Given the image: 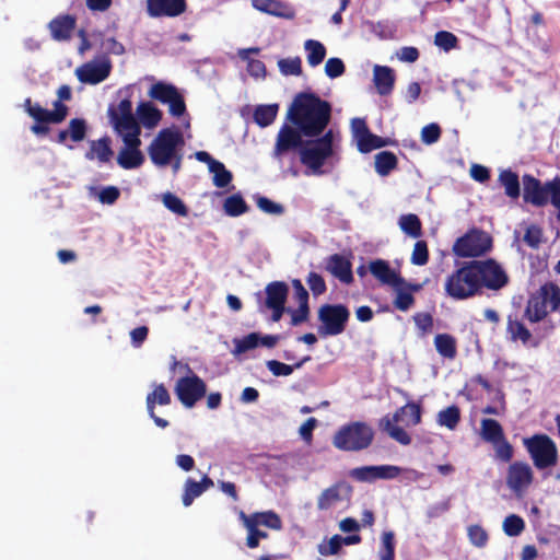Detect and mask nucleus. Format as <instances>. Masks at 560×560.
I'll list each match as a JSON object with an SVG mask.
<instances>
[{"label":"nucleus","mask_w":560,"mask_h":560,"mask_svg":"<svg viewBox=\"0 0 560 560\" xmlns=\"http://www.w3.org/2000/svg\"><path fill=\"white\" fill-rule=\"evenodd\" d=\"M287 119L291 125L280 127L271 153L279 162L301 147L303 138H315L325 131L331 119V105L313 92H300L288 109Z\"/></svg>","instance_id":"f257e3e1"},{"label":"nucleus","mask_w":560,"mask_h":560,"mask_svg":"<svg viewBox=\"0 0 560 560\" xmlns=\"http://www.w3.org/2000/svg\"><path fill=\"white\" fill-rule=\"evenodd\" d=\"M58 100L52 103L54 110H48L38 103H33L28 97L24 101V110L31 116L35 124L31 126V131L36 136H46L50 128L49 124H60L68 116L69 108L62 101H70L72 91L69 85H61L57 91Z\"/></svg>","instance_id":"f03ea898"},{"label":"nucleus","mask_w":560,"mask_h":560,"mask_svg":"<svg viewBox=\"0 0 560 560\" xmlns=\"http://www.w3.org/2000/svg\"><path fill=\"white\" fill-rule=\"evenodd\" d=\"M335 132L328 129L318 137L303 140L294 152L299 153L300 162L306 167V175H323L324 165L334 155Z\"/></svg>","instance_id":"7ed1b4c3"},{"label":"nucleus","mask_w":560,"mask_h":560,"mask_svg":"<svg viewBox=\"0 0 560 560\" xmlns=\"http://www.w3.org/2000/svg\"><path fill=\"white\" fill-rule=\"evenodd\" d=\"M560 307V288L549 281L529 295L527 300L524 317L529 323L535 324L544 320L549 313L558 311Z\"/></svg>","instance_id":"20e7f679"},{"label":"nucleus","mask_w":560,"mask_h":560,"mask_svg":"<svg viewBox=\"0 0 560 560\" xmlns=\"http://www.w3.org/2000/svg\"><path fill=\"white\" fill-rule=\"evenodd\" d=\"M523 199L525 202L535 207H545L549 202L557 209H560V176L542 184L538 178L530 174H524Z\"/></svg>","instance_id":"39448f33"},{"label":"nucleus","mask_w":560,"mask_h":560,"mask_svg":"<svg viewBox=\"0 0 560 560\" xmlns=\"http://www.w3.org/2000/svg\"><path fill=\"white\" fill-rule=\"evenodd\" d=\"M444 291L448 298L456 301H463L480 295L477 273L472 260L463 262L459 268L451 272L445 278Z\"/></svg>","instance_id":"423d86ee"},{"label":"nucleus","mask_w":560,"mask_h":560,"mask_svg":"<svg viewBox=\"0 0 560 560\" xmlns=\"http://www.w3.org/2000/svg\"><path fill=\"white\" fill-rule=\"evenodd\" d=\"M374 440V430L368 423L355 421L340 427L332 436V445L345 452H360Z\"/></svg>","instance_id":"0eeeda50"},{"label":"nucleus","mask_w":560,"mask_h":560,"mask_svg":"<svg viewBox=\"0 0 560 560\" xmlns=\"http://www.w3.org/2000/svg\"><path fill=\"white\" fill-rule=\"evenodd\" d=\"M183 144L184 139L178 130L164 128L148 147V154L155 166L165 167L172 163Z\"/></svg>","instance_id":"6e6552de"},{"label":"nucleus","mask_w":560,"mask_h":560,"mask_svg":"<svg viewBox=\"0 0 560 560\" xmlns=\"http://www.w3.org/2000/svg\"><path fill=\"white\" fill-rule=\"evenodd\" d=\"M319 326L317 328L320 337L341 335L350 319V310L347 305L325 303L317 311Z\"/></svg>","instance_id":"1a4fd4ad"},{"label":"nucleus","mask_w":560,"mask_h":560,"mask_svg":"<svg viewBox=\"0 0 560 560\" xmlns=\"http://www.w3.org/2000/svg\"><path fill=\"white\" fill-rule=\"evenodd\" d=\"M523 444L537 469L542 470L557 465L558 448L549 435L534 434L530 438H525Z\"/></svg>","instance_id":"9d476101"},{"label":"nucleus","mask_w":560,"mask_h":560,"mask_svg":"<svg viewBox=\"0 0 560 560\" xmlns=\"http://www.w3.org/2000/svg\"><path fill=\"white\" fill-rule=\"evenodd\" d=\"M492 248V237L489 233L471 229L458 237L453 245V253L462 258L479 257Z\"/></svg>","instance_id":"9b49d317"},{"label":"nucleus","mask_w":560,"mask_h":560,"mask_svg":"<svg viewBox=\"0 0 560 560\" xmlns=\"http://www.w3.org/2000/svg\"><path fill=\"white\" fill-rule=\"evenodd\" d=\"M475 265L480 294L482 290L499 291L509 283L505 270L492 258L472 260Z\"/></svg>","instance_id":"f8f14e48"},{"label":"nucleus","mask_w":560,"mask_h":560,"mask_svg":"<svg viewBox=\"0 0 560 560\" xmlns=\"http://www.w3.org/2000/svg\"><path fill=\"white\" fill-rule=\"evenodd\" d=\"M188 370L190 375L179 377L176 381L174 392L184 407L192 408L201 398L206 396L207 384L189 368Z\"/></svg>","instance_id":"ddd939ff"},{"label":"nucleus","mask_w":560,"mask_h":560,"mask_svg":"<svg viewBox=\"0 0 560 560\" xmlns=\"http://www.w3.org/2000/svg\"><path fill=\"white\" fill-rule=\"evenodd\" d=\"M149 96L162 104L168 105L172 116L180 117L186 112V104L177 88L171 83L156 82L149 90Z\"/></svg>","instance_id":"4468645a"},{"label":"nucleus","mask_w":560,"mask_h":560,"mask_svg":"<svg viewBox=\"0 0 560 560\" xmlns=\"http://www.w3.org/2000/svg\"><path fill=\"white\" fill-rule=\"evenodd\" d=\"M108 118L118 135L125 132H141V128L132 114L130 98H124L119 104L108 108Z\"/></svg>","instance_id":"2eb2a0df"},{"label":"nucleus","mask_w":560,"mask_h":560,"mask_svg":"<svg viewBox=\"0 0 560 560\" xmlns=\"http://www.w3.org/2000/svg\"><path fill=\"white\" fill-rule=\"evenodd\" d=\"M141 132H125L119 135L122 138L125 147L119 151L117 163L124 170H133L144 163V155L140 150Z\"/></svg>","instance_id":"dca6fc26"},{"label":"nucleus","mask_w":560,"mask_h":560,"mask_svg":"<svg viewBox=\"0 0 560 560\" xmlns=\"http://www.w3.org/2000/svg\"><path fill=\"white\" fill-rule=\"evenodd\" d=\"M288 285L282 281H273L266 287V307L272 311V322H279L285 311Z\"/></svg>","instance_id":"f3484780"},{"label":"nucleus","mask_w":560,"mask_h":560,"mask_svg":"<svg viewBox=\"0 0 560 560\" xmlns=\"http://www.w3.org/2000/svg\"><path fill=\"white\" fill-rule=\"evenodd\" d=\"M401 471L400 467L394 465L363 466L353 468L350 477L358 481L372 482L376 479H395Z\"/></svg>","instance_id":"a211bd4d"},{"label":"nucleus","mask_w":560,"mask_h":560,"mask_svg":"<svg viewBox=\"0 0 560 560\" xmlns=\"http://www.w3.org/2000/svg\"><path fill=\"white\" fill-rule=\"evenodd\" d=\"M533 478V470L527 463L514 462L509 466L506 483L513 492H523L532 485Z\"/></svg>","instance_id":"6ab92c4d"},{"label":"nucleus","mask_w":560,"mask_h":560,"mask_svg":"<svg viewBox=\"0 0 560 560\" xmlns=\"http://www.w3.org/2000/svg\"><path fill=\"white\" fill-rule=\"evenodd\" d=\"M186 10V0H147V13L151 18H176Z\"/></svg>","instance_id":"aec40b11"},{"label":"nucleus","mask_w":560,"mask_h":560,"mask_svg":"<svg viewBox=\"0 0 560 560\" xmlns=\"http://www.w3.org/2000/svg\"><path fill=\"white\" fill-rule=\"evenodd\" d=\"M352 492V488L346 481H338L325 489L317 499V509L325 511L341 502L345 499H349Z\"/></svg>","instance_id":"412c9836"},{"label":"nucleus","mask_w":560,"mask_h":560,"mask_svg":"<svg viewBox=\"0 0 560 560\" xmlns=\"http://www.w3.org/2000/svg\"><path fill=\"white\" fill-rule=\"evenodd\" d=\"M110 70L109 60L88 62L77 70V77L83 83L97 84L109 77Z\"/></svg>","instance_id":"4be33fe9"},{"label":"nucleus","mask_w":560,"mask_h":560,"mask_svg":"<svg viewBox=\"0 0 560 560\" xmlns=\"http://www.w3.org/2000/svg\"><path fill=\"white\" fill-rule=\"evenodd\" d=\"M325 270L345 284L353 282L352 264L341 254H332L325 258Z\"/></svg>","instance_id":"5701e85b"},{"label":"nucleus","mask_w":560,"mask_h":560,"mask_svg":"<svg viewBox=\"0 0 560 560\" xmlns=\"http://www.w3.org/2000/svg\"><path fill=\"white\" fill-rule=\"evenodd\" d=\"M252 7L265 14L280 19L293 20L294 9L282 0H252Z\"/></svg>","instance_id":"b1692460"},{"label":"nucleus","mask_w":560,"mask_h":560,"mask_svg":"<svg viewBox=\"0 0 560 560\" xmlns=\"http://www.w3.org/2000/svg\"><path fill=\"white\" fill-rule=\"evenodd\" d=\"M369 269L373 277H375L384 284L398 288L405 283V279L400 277V275L397 273L394 269H392L388 261L384 259H375L371 261Z\"/></svg>","instance_id":"393cba45"},{"label":"nucleus","mask_w":560,"mask_h":560,"mask_svg":"<svg viewBox=\"0 0 560 560\" xmlns=\"http://www.w3.org/2000/svg\"><path fill=\"white\" fill-rule=\"evenodd\" d=\"M77 25L75 16L71 14H60L52 19L49 24V31L51 37L55 40H68L71 38L72 32L74 31Z\"/></svg>","instance_id":"a878e982"},{"label":"nucleus","mask_w":560,"mask_h":560,"mask_svg":"<svg viewBox=\"0 0 560 560\" xmlns=\"http://www.w3.org/2000/svg\"><path fill=\"white\" fill-rule=\"evenodd\" d=\"M395 71L387 66L375 65L373 68V82L380 95H389L395 85Z\"/></svg>","instance_id":"bb28decb"},{"label":"nucleus","mask_w":560,"mask_h":560,"mask_svg":"<svg viewBox=\"0 0 560 560\" xmlns=\"http://www.w3.org/2000/svg\"><path fill=\"white\" fill-rule=\"evenodd\" d=\"M238 520H246L250 523H255L257 526H265L273 530H280L282 528L281 517L272 510L254 512L252 514L240 511Z\"/></svg>","instance_id":"cd10ccee"},{"label":"nucleus","mask_w":560,"mask_h":560,"mask_svg":"<svg viewBox=\"0 0 560 560\" xmlns=\"http://www.w3.org/2000/svg\"><path fill=\"white\" fill-rule=\"evenodd\" d=\"M110 144L112 141L109 137L92 140L90 142V149L85 153V159L90 161L96 159L100 163H108L114 155Z\"/></svg>","instance_id":"c85d7f7f"},{"label":"nucleus","mask_w":560,"mask_h":560,"mask_svg":"<svg viewBox=\"0 0 560 560\" xmlns=\"http://www.w3.org/2000/svg\"><path fill=\"white\" fill-rule=\"evenodd\" d=\"M506 332L513 342L521 341L523 345H527L532 339V332L517 315L510 314L508 316Z\"/></svg>","instance_id":"c756f323"},{"label":"nucleus","mask_w":560,"mask_h":560,"mask_svg":"<svg viewBox=\"0 0 560 560\" xmlns=\"http://www.w3.org/2000/svg\"><path fill=\"white\" fill-rule=\"evenodd\" d=\"M434 347L436 352L446 360H454L457 355V340L451 334L435 335Z\"/></svg>","instance_id":"7c9ffc66"},{"label":"nucleus","mask_w":560,"mask_h":560,"mask_svg":"<svg viewBox=\"0 0 560 560\" xmlns=\"http://www.w3.org/2000/svg\"><path fill=\"white\" fill-rule=\"evenodd\" d=\"M499 184L504 188V194L511 199H517L521 196L520 178L517 173L502 170L498 176Z\"/></svg>","instance_id":"2f4dec72"},{"label":"nucleus","mask_w":560,"mask_h":560,"mask_svg":"<svg viewBox=\"0 0 560 560\" xmlns=\"http://www.w3.org/2000/svg\"><path fill=\"white\" fill-rule=\"evenodd\" d=\"M396 423L394 417L389 418V416H385L380 421V428L399 444L405 446L409 445L411 443V436L405 429L396 425Z\"/></svg>","instance_id":"473e14b6"},{"label":"nucleus","mask_w":560,"mask_h":560,"mask_svg":"<svg viewBox=\"0 0 560 560\" xmlns=\"http://www.w3.org/2000/svg\"><path fill=\"white\" fill-rule=\"evenodd\" d=\"M137 114L147 128L155 127L162 119V112L151 102H142L137 107Z\"/></svg>","instance_id":"72a5a7b5"},{"label":"nucleus","mask_w":560,"mask_h":560,"mask_svg":"<svg viewBox=\"0 0 560 560\" xmlns=\"http://www.w3.org/2000/svg\"><path fill=\"white\" fill-rule=\"evenodd\" d=\"M153 390L147 395V410L149 416H153L155 406H167L171 404V395L164 384H154Z\"/></svg>","instance_id":"f704fd0d"},{"label":"nucleus","mask_w":560,"mask_h":560,"mask_svg":"<svg viewBox=\"0 0 560 560\" xmlns=\"http://www.w3.org/2000/svg\"><path fill=\"white\" fill-rule=\"evenodd\" d=\"M398 166L397 156L390 151H381L374 156L375 172L380 176H387Z\"/></svg>","instance_id":"c9c22d12"},{"label":"nucleus","mask_w":560,"mask_h":560,"mask_svg":"<svg viewBox=\"0 0 560 560\" xmlns=\"http://www.w3.org/2000/svg\"><path fill=\"white\" fill-rule=\"evenodd\" d=\"M480 435L483 441L491 444H497L505 438L502 425L499 421L491 418H485L481 420Z\"/></svg>","instance_id":"e433bc0d"},{"label":"nucleus","mask_w":560,"mask_h":560,"mask_svg":"<svg viewBox=\"0 0 560 560\" xmlns=\"http://www.w3.org/2000/svg\"><path fill=\"white\" fill-rule=\"evenodd\" d=\"M258 52L259 48L250 47L246 49H241L238 51V56L242 60L247 61V72L249 73V75L254 78H265L267 73L265 63L261 60L249 58V54Z\"/></svg>","instance_id":"4c0bfd02"},{"label":"nucleus","mask_w":560,"mask_h":560,"mask_svg":"<svg viewBox=\"0 0 560 560\" xmlns=\"http://www.w3.org/2000/svg\"><path fill=\"white\" fill-rule=\"evenodd\" d=\"M304 49L307 54V63L313 68L319 66L324 61L327 54L324 44L316 39L305 40Z\"/></svg>","instance_id":"58836bf2"},{"label":"nucleus","mask_w":560,"mask_h":560,"mask_svg":"<svg viewBox=\"0 0 560 560\" xmlns=\"http://www.w3.org/2000/svg\"><path fill=\"white\" fill-rule=\"evenodd\" d=\"M278 104L258 105L253 114L254 121L261 128L270 126L277 117Z\"/></svg>","instance_id":"ea45409f"},{"label":"nucleus","mask_w":560,"mask_h":560,"mask_svg":"<svg viewBox=\"0 0 560 560\" xmlns=\"http://www.w3.org/2000/svg\"><path fill=\"white\" fill-rule=\"evenodd\" d=\"M421 406L417 402L410 401L405 406L400 407L393 415L394 421L399 422L402 417H409V420L406 422L407 425H417L421 422Z\"/></svg>","instance_id":"a19ab883"},{"label":"nucleus","mask_w":560,"mask_h":560,"mask_svg":"<svg viewBox=\"0 0 560 560\" xmlns=\"http://www.w3.org/2000/svg\"><path fill=\"white\" fill-rule=\"evenodd\" d=\"M398 224L405 234L413 238H418L422 235V223L417 214H402L399 218Z\"/></svg>","instance_id":"79ce46f5"},{"label":"nucleus","mask_w":560,"mask_h":560,"mask_svg":"<svg viewBox=\"0 0 560 560\" xmlns=\"http://www.w3.org/2000/svg\"><path fill=\"white\" fill-rule=\"evenodd\" d=\"M310 360L311 357L306 355L302 360L294 363L293 365L282 363L278 360H269L266 362V366L275 376H289L293 373L295 369L302 368Z\"/></svg>","instance_id":"37998d69"},{"label":"nucleus","mask_w":560,"mask_h":560,"mask_svg":"<svg viewBox=\"0 0 560 560\" xmlns=\"http://www.w3.org/2000/svg\"><path fill=\"white\" fill-rule=\"evenodd\" d=\"M223 210L230 217H238L248 211V206L241 194H234L224 200Z\"/></svg>","instance_id":"c03bdc74"},{"label":"nucleus","mask_w":560,"mask_h":560,"mask_svg":"<svg viewBox=\"0 0 560 560\" xmlns=\"http://www.w3.org/2000/svg\"><path fill=\"white\" fill-rule=\"evenodd\" d=\"M390 144L389 138H383L372 132H369L364 138L358 141V150L361 153H369L375 149H380Z\"/></svg>","instance_id":"a18cd8bd"},{"label":"nucleus","mask_w":560,"mask_h":560,"mask_svg":"<svg viewBox=\"0 0 560 560\" xmlns=\"http://www.w3.org/2000/svg\"><path fill=\"white\" fill-rule=\"evenodd\" d=\"M459 420L460 410L455 405H452L438 413V423L450 430H454L458 425Z\"/></svg>","instance_id":"49530a36"},{"label":"nucleus","mask_w":560,"mask_h":560,"mask_svg":"<svg viewBox=\"0 0 560 560\" xmlns=\"http://www.w3.org/2000/svg\"><path fill=\"white\" fill-rule=\"evenodd\" d=\"M259 340H260L259 332H250L243 338H234L233 339V345H234L233 354L238 355V354L245 353L252 349H255L256 347L259 346Z\"/></svg>","instance_id":"de8ad7c7"},{"label":"nucleus","mask_w":560,"mask_h":560,"mask_svg":"<svg viewBox=\"0 0 560 560\" xmlns=\"http://www.w3.org/2000/svg\"><path fill=\"white\" fill-rule=\"evenodd\" d=\"M209 172L213 174V185L218 188L226 187L233 179L232 173L220 161L213 164Z\"/></svg>","instance_id":"09e8293b"},{"label":"nucleus","mask_w":560,"mask_h":560,"mask_svg":"<svg viewBox=\"0 0 560 560\" xmlns=\"http://www.w3.org/2000/svg\"><path fill=\"white\" fill-rule=\"evenodd\" d=\"M163 205L166 209H168L171 212L180 215V217H187L188 215V208L184 203V201L176 196L173 192H165L162 196Z\"/></svg>","instance_id":"8fccbe9b"},{"label":"nucleus","mask_w":560,"mask_h":560,"mask_svg":"<svg viewBox=\"0 0 560 560\" xmlns=\"http://www.w3.org/2000/svg\"><path fill=\"white\" fill-rule=\"evenodd\" d=\"M279 71L281 74L295 75L299 77L302 74V60L299 56L293 58H282L278 61Z\"/></svg>","instance_id":"3c124183"},{"label":"nucleus","mask_w":560,"mask_h":560,"mask_svg":"<svg viewBox=\"0 0 560 560\" xmlns=\"http://www.w3.org/2000/svg\"><path fill=\"white\" fill-rule=\"evenodd\" d=\"M203 492L205 491L198 481L194 480L192 478H188L184 485V493L182 497L183 504L185 506L191 505L194 500L200 497Z\"/></svg>","instance_id":"603ef678"},{"label":"nucleus","mask_w":560,"mask_h":560,"mask_svg":"<svg viewBox=\"0 0 560 560\" xmlns=\"http://www.w3.org/2000/svg\"><path fill=\"white\" fill-rule=\"evenodd\" d=\"M380 560H395V535L390 530L382 534Z\"/></svg>","instance_id":"864d4df0"},{"label":"nucleus","mask_w":560,"mask_h":560,"mask_svg":"<svg viewBox=\"0 0 560 560\" xmlns=\"http://www.w3.org/2000/svg\"><path fill=\"white\" fill-rule=\"evenodd\" d=\"M434 44L444 51H450L458 47V38L448 31H439L434 36Z\"/></svg>","instance_id":"5fc2aeb1"},{"label":"nucleus","mask_w":560,"mask_h":560,"mask_svg":"<svg viewBox=\"0 0 560 560\" xmlns=\"http://www.w3.org/2000/svg\"><path fill=\"white\" fill-rule=\"evenodd\" d=\"M524 520L516 514L506 516L503 522V530L510 537L518 536L524 530Z\"/></svg>","instance_id":"6e6d98bb"},{"label":"nucleus","mask_w":560,"mask_h":560,"mask_svg":"<svg viewBox=\"0 0 560 560\" xmlns=\"http://www.w3.org/2000/svg\"><path fill=\"white\" fill-rule=\"evenodd\" d=\"M67 130L73 142H80L84 140L86 136V121L83 118H73L69 121V128Z\"/></svg>","instance_id":"4d7b16f0"},{"label":"nucleus","mask_w":560,"mask_h":560,"mask_svg":"<svg viewBox=\"0 0 560 560\" xmlns=\"http://www.w3.org/2000/svg\"><path fill=\"white\" fill-rule=\"evenodd\" d=\"M396 296L394 299L395 308L406 312L415 304V298L410 292H407L402 287L394 288Z\"/></svg>","instance_id":"13d9d810"},{"label":"nucleus","mask_w":560,"mask_h":560,"mask_svg":"<svg viewBox=\"0 0 560 560\" xmlns=\"http://www.w3.org/2000/svg\"><path fill=\"white\" fill-rule=\"evenodd\" d=\"M306 283L314 296H319L327 291L324 278L317 272L311 271L306 277Z\"/></svg>","instance_id":"bf43d9fd"},{"label":"nucleus","mask_w":560,"mask_h":560,"mask_svg":"<svg viewBox=\"0 0 560 560\" xmlns=\"http://www.w3.org/2000/svg\"><path fill=\"white\" fill-rule=\"evenodd\" d=\"M429 261V249L425 241H418L411 254V262L416 266H423Z\"/></svg>","instance_id":"052dcab7"},{"label":"nucleus","mask_w":560,"mask_h":560,"mask_svg":"<svg viewBox=\"0 0 560 560\" xmlns=\"http://www.w3.org/2000/svg\"><path fill=\"white\" fill-rule=\"evenodd\" d=\"M441 133L442 130L438 124H429L421 130V141L425 144H433L439 141Z\"/></svg>","instance_id":"680f3d73"},{"label":"nucleus","mask_w":560,"mask_h":560,"mask_svg":"<svg viewBox=\"0 0 560 560\" xmlns=\"http://www.w3.org/2000/svg\"><path fill=\"white\" fill-rule=\"evenodd\" d=\"M346 71L343 61L340 58L332 57L326 61L325 73L330 79L341 77Z\"/></svg>","instance_id":"e2e57ef3"},{"label":"nucleus","mask_w":560,"mask_h":560,"mask_svg":"<svg viewBox=\"0 0 560 560\" xmlns=\"http://www.w3.org/2000/svg\"><path fill=\"white\" fill-rule=\"evenodd\" d=\"M256 203L261 211L269 214L280 215L284 212V208L282 205L277 203L264 196L258 197L256 199Z\"/></svg>","instance_id":"0e129e2a"},{"label":"nucleus","mask_w":560,"mask_h":560,"mask_svg":"<svg viewBox=\"0 0 560 560\" xmlns=\"http://www.w3.org/2000/svg\"><path fill=\"white\" fill-rule=\"evenodd\" d=\"M342 540L340 535H334L327 545H319L318 552L322 556H335L338 555L342 548Z\"/></svg>","instance_id":"69168bd1"},{"label":"nucleus","mask_w":560,"mask_h":560,"mask_svg":"<svg viewBox=\"0 0 560 560\" xmlns=\"http://www.w3.org/2000/svg\"><path fill=\"white\" fill-rule=\"evenodd\" d=\"M291 314V325L299 326L302 323H305L310 318V304L308 303H300L296 310H288Z\"/></svg>","instance_id":"338daca9"},{"label":"nucleus","mask_w":560,"mask_h":560,"mask_svg":"<svg viewBox=\"0 0 560 560\" xmlns=\"http://www.w3.org/2000/svg\"><path fill=\"white\" fill-rule=\"evenodd\" d=\"M468 536L472 545L477 547H483L488 541L487 532L479 525H472L469 527Z\"/></svg>","instance_id":"774afa93"}]
</instances>
